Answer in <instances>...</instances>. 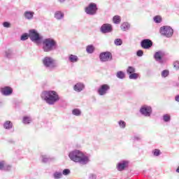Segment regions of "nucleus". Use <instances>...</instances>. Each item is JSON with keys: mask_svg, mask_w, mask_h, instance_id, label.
I'll return each instance as SVG.
<instances>
[{"mask_svg": "<svg viewBox=\"0 0 179 179\" xmlns=\"http://www.w3.org/2000/svg\"><path fill=\"white\" fill-rule=\"evenodd\" d=\"M159 33L163 37H166V38H171L173 34H174V29L170 26L165 25L162 26L159 29Z\"/></svg>", "mask_w": 179, "mask_h": 179, "instance_id": "nucleus-5", "label": "nucleus"}, {"mask_svg": "<svg viewBox=\"0 0 179 179\" xmlns=\"http://www.w3.org/2000/svg\"><path fill=\"white\" fill-rule=\"evenodd\" d=\"M116 76L118 79H125V73L123 71H117Z\"/></svg>", "mask_w": 179, "mask_h": 179, "instance_id": "nucleus-30", "label": "nucleus"}, {"mask_svg": "<svg viewBox=\"0 0 179 179\" xmlns=\"http://www.w3.org/2000/svg\"><path fill=\"white\" fill-rule=\"evenodd\" d=\"M42 64L44 68L48 71H54L58 65L54 58L50 56H45L42 59Z\"/></svg>", "mask_w": 179, "mask_h": 179, "instance_id": "nucleus-4", "label": "nucleus"}, {"mask_svg": "<svg viewBox=\"0 0 179 179\" xmlns=\"http://www.w3.org/2000/svg\"><path fill=\"white\" fill-rule=\"evenodd\" d=\"M133 141H141V139H142L141 138V136H134L133 138H132Z\"/></svg>", "mask_w": 179, "mask_h": 179, "instance_id": "nucleus-45", "label": "nucleus"}, {"mask_svg": "<svg viewBox=\"0 0 179 179\" xmlns=\"http://www.w3.org/2000/svg\"><path fill=\"white\" fill-rule=\"evenodd\" d=\"M41 98L48 106H54L58 103L59 100V95L58 92L55 90H45L41 94Z\"/></svg>", "mask_w": 179, "mask_h": 179, "instance_id": "nucleus-2", "label": "nucleus"}, {"mask_svg": "<svg viewBox=\"0 0 179 179\" xmlns=\"http://www.w3.org/2000/svg\"><path fill=\"white\" fill-rule=\"evenodd\" d=\"M163 57H164V52L159 50L155 53L154 58L159 64H163Z\"/></svg>", "mask_w": 179, "mask_h": 179, "instance_id": "nucleus-15", "label": "nucleus"}, {"mask_svg": "<svg viewBox=\"0 0 179 179\" xmlns=\"http://www.w3.org/2000/svg\"><path fill=\"white\" fill-rule=\"evenodd\" d=\"M57 48L58 44L52 38H45L43 41V50L44 52H51V51H55Z\"/></svg>", "mask_w": 179, "mask_h": 179, "instance_id": "nucleus-3", "label": "nucleus"}, {"mask_svg": "<svg viewBox=\"0 0 179 179\" xmlns=\"http://www.w3.org/2000/svg\"><path fill=\"white\" fill-rule=\"evenodd\" d=\"M69 157L70 160L72 162H74V163H79V164H83L85 166V164H87L89 162H90V158H89V156L85 155L82 151L80 150H73L69 152Z\"/></svg>", "mask_w": 179, "mask_h": 179, "instance_id": "nucleus-1", "label": "nucleus"}, {"mask_svg": "<svg viewBox=\"0 0 179 179\" xmlns=\"http://www.w3.org/2000/svg\"><path fill=\"white\" fill-rule=\"evenodd\" d=\"M29 38H30L31 41L33 43H38L42 40L43 37L40 36V34L37 31V30L33 29L29 31Z\"/></svg>", "mask_w": 179, "mask_h": 179, "instance_id": "nucleus-6", "label": "nucleus"}, {"mask_svg": "<svg viewBox=\"0 0 179 179\" xmlns=\"http://www.w3.org/2000/svg\"><path fill=\"white\" fill-rule=\"evenodd\" d=\"M152 107L148 105H144L140 108V113L144 117H150L152 115Z\"/></svg>", "mask_w": 179, "mask_h": 179, "instance_id": "nucleus-10", "label": "nucleus"}, {"mask_svg": "<svg viewBox=\"0 0 179 179\" xmlns=\"http://www.w3.org/2000/svg\"><path fill=\"white\" fill-rule=\"evenodd\" d=\"M152 155L156 157H159L162 155V152H160V150L159 149H155L152 150Z\"/></svg>", "mask_w": 179, "mask_h": 179, "instance_id": "nucleus-37", "label": "nucleus"}, {"mask_svg": "<svg viewBox=\"0 0 179 179\" xmlns=\"http://www.w3.org/2000/svg\"><path fill=\"white\" fill-rule=\"evenodd\" d=\"M141 45L144 50H149V48H151L152 45H153V42L150 39H143L141 42Z\"/></svg>", "mask_w": 179, "mask_h": 179, "instance_id": "nucleus-14", "label": "nucleus"}, {"mask_svg": "<svg viewBox=\"0 0 179 179\" xmlns=\"http://www.w3.org/2000/svg\"><path fill=\"white\" fill-rule=\"evenodd\" d=\"M130 28H131V24H129V23L128 22H123L120 26V29L123 31H127V30H129Z\"/></svg>", "mask_w": 179, "mask_h": 179, "instance_id": "nucleus-23", "label": "nucleus"}, {"mask_svg": "<svg viewBox=\"0 0 179 179\" xmlns=\"http://www.w3.org/2000/svg\"><path fill=\"white\" fill-rule=\"evenodd\" d=\"M66 1V0H57V2H59V3H65Z\"/></svg>", "mask_w": 179, "mask_h": 179, "instance_id": "nucleus-46", "label": "nucleus"}, {"mask_svg": "<svg viewBox=\"0 0 179 179\" xmlns=\"http://www.w3.org/2000/svg\"><path fill=\"white\" fill-rule=\"evenodd\" d=\"M0 170L4 171H9V170H10V166L6 165L5 161H1Z\"/></svg>", "mask_w": 179, "mask_h": 179, "instance_id": "nucleus-20", "label": "nucleus"}, {"mask_svg": "<svg viewBox=\"0 0 179 179\" xmlns=\"http://www.w3.org/2000/svg\"><path fill=\"white\" fill-rule=\"evenodd\" d=\"M138 76H139V74H138L136 73H133L129 75V78L136 80V79H138Z\"/></svg>", "mask_w": 179, "mask_h": 179, "instance_id": "nucleus-38", "label": "nucleus"}, {"mask_svg": "<svg viewBox=\"0 0 179 179\" xmlns=\"http://www.w3.org/2000/svg\"><path fill=\"white\" fill-rule=\"evenodd\" d=\"M29 39V34H24L21 36L20 40L21 41H26V40Z\"/></svg>", "mask_w": 179, "mask_h": 179, "instance_id": "nucleus-39", "label": "nucleus"}, {"mask_svg": "<svg viewBox=\"0 0 179 179\" xmlns=\"http://www.w3.org/2000/svg\"><path fill=\"white\" fill-rule=\"evenodd\" d=\"M23 16L26 20H33L34 19V11L27 10L24 13Z\"/></svg>", "mask_w": 179, "mask_h": 179, "instance_id": "nucleus-16", "label": "nucleus"}, {"mask_svg": "<svg viewBox=\"0 0 179 179\" xmlns=\"http://www.w3.org/2000/svg\"><path fill=\"white\" fill-rule=\"evenodd\" d=\"M127 72L129 75H131L132 73H135V69L134 66H129L127 69Z\"/></svg>", "mask_w": 179, "mask_h": 179, "instance_id": "nucleus-34", "label": "nucleus"}, {"mask_svg": "<svg viewBox=\"0 0 179 179\" xmlns=\"http://www.w3.org/2000/svg\"><path fill=\"white\" fill-rule=\"evenodd\" d=\"M117 124L121 129H125V127H127V122H125L124 120H120L117 122Z\"/></svg>", "mask_w": 179, "mask_h": 179, "instance_id": "nucleus-31", "label": "nucleus"}, {"mask_svg": "<svg viewBox=\"0 0 179 179\" xmlns=\"http://www.w3.org/2000/svg\"><path fill=\"white\" fill-rule=\"evenodd\" d=\"M4 57L5 58H8V59H10L11 58H13V51L12 50H7L4 52Z\"/></svg>", "mask_w": 179, "mask_h": 179, "instance_id": "nucleus-22", "label": "nucleus"}, {"mask_svg": "<svg viewBox=\"0 0 179 179\" xmlns=\"http://www.w3.org/2000/svg\"><path fill=\"white\" fill-rule=\"evenodd\" d=\"M3 27H6L7 29H8L9 27H10V24L8 22H4L3 23Z\"/></svg>", "mask_w": 179, "mask_h": 179, "instance_id": "nucleus-43", "label": "nucleus"}, {"mask_svg": "<svg viewBox=\"0 0 179 179\" xmlns=\"http://www.w3.org/2000/svg\"><path fill=\"white\" fill-rule=\"evenodd\" d=\"M62 174V176H69V174H71V170L66 169L63 170Z\"/></svg>", "mask_w": 179, "mask_h": 179, "instance_id": "nucleus-40", "label": "nucleus"}, {"mask_svg": "<svg viewBox=\"0 0 179 179\" xmlns=\"http://www.w3.org/2000/svg\"><path fill=\"white\" fill-rule=\"evenodd\" d=\"M170 75V71L169 70H164L161 73L162 78H167Z\"/></svg>", "mask_w": 179, "mask_h": 179, "instance_id": "nucleus-35", "label": "nucleus"}, {"mask_svg": "<svg viewBox=\"0 0 179 179\" xmlns=\"http://www.w3.org/2000/svg\"><path fill=\"white\" fill-rule=\"evenodd\" d=\"M68 60L71 64H76L79 61V57L75 55H69L68 57Z\"/></svg>", "mask_w": 179, "mask_h": 179, "instance_id": "nucleus-19", "label": "nucleus"}, {"mask_svg": "<svg viewBox=\"0 0 179 179\" xmlns=\"http://www.w3.org/2000/svg\"><path fill=\"white\" fill-rule=\"evenodd\" d=\"M129 160L128 159H123L120 160L117 164H116V169L117 171H124L129 167Z\"/></svg>", "mask_w": 179, "mask_h": 179, "instance_id": "nucleus-8", "label": "nucleus"}, {"mask_svg": "<svg viewBox=\"0 0 179 179\" xmlns=\"http://www.w3.org/2000/svg\"><path fill=\"white\" fill-rule=\"evenodd\" d=\"M31 121H32L31 118L29 116H25L22 119V122L25 125H27V124H30V122H31Z\"/></svg>", "mask_w": 179, "mask_h": 179, "instance_id": "nucleus-27", "label": "nucleus"}, {"mask_svg": "<svg viewBox=\"0 0 179 179\" xmlns=\"http://www.w3.org/2000/svg\"><path fill=\"white\" fill-rule=\"evenodd\" d=\"M171 117L169 114H165L163 115V121L164 122H170Z\"/></svg>", "mask_w": 179, "mask_h": 179, "instance_id": "nucleus-32", "label": "nucleus"}, {"mask_svg": "<svg viewBox=\"0 0 179 179\" xmlns=\"http://www.w3.org/2000/svg\"><path fill=\"white\" fill-rule=\"evenodd\" d=\"M85 89V84L82 83H76L74 87L73 90L75 92H77L78 93L82 92Z\"/></svg>", "mask_w": 179, "mask_h": 179, "instance_id": "nucleus-17", "label": "nucleus"}, {"mask_svg": "<svg viewBox=\"0 0 179 179\" xmlns=\"http://www.w3.org/2000/svg\"><path fill=\"white\" fill-rule=\"evenodd\" d=\"M113 22L115 24H120L121 23V17L120 15H115L113 17Z\"/></svg>", "mask_w": 179, "mask_h": 179, "instance_id": "nucleus-26", "label": "nucleus"}, {"mask_svg": "<svg viewBox=\"0 0 179 179\" xmlns=\"http://www.w3.org/2000/svg\"><path fill=\"white\" fill-rule=\"evenodd\" d=\"M114 44L115 45H117V46L122 45V39L121 38L115 39Z\"/></svg>", "mask_w": 179, "mask_h": 179, "instance_id": "nucleus-36", "label": "nucleus"}, {"mask_svg": "<svg viewBox=\"0 0 179 179\" xmlns=\"http://www.w3.org/2000/svg\"><path fill=\"white\" fill-rule=\"evenodd\" d=\"M62 172L56 171L53 173L54 179H60L62 177Z\"/></svg>", "mask_w": 179, "mask_h": 179, "instance_id": "nucleus-29", "label": "nucleus"}, {"mask_svg": "<svg viewBox=\"0 0 179 179\" xmlns=\"http://www.w3.org/2000/svg\"><path fill=\"white\" fill-rule=\"evenodd\" d=\"M101 33L106 34V33L113 32V25L110 24H103L100 28Z\"/></svg>", "mask_w": 179, "mask_h": 179, "instance_id": "nucleus-12", "label": "nucleus"}, {"mask_svg": "<svg viewBox=\"0 0 179 179\" xmlns=\"http://www.w3.org/2000/svg\"><path fill=\"white\" fill-rule=\"evenodd\" d=\"M73 115H76V117H80L82 115V111L78 108H75L72 110Z\"/></svg>", "mask_w": 179, "mask_h": 179, "instance_id": "nucleus-28", "label": "nucleus"}, {"mask_svg": "<svg viewBox=\"0 0 179 179\" xmlns=\"http://www.w3.org/2000/svg\"><path fill=\"white\" fill-rule=\"evenodd\" d=\"M13 127V123H12V122L7 120L4 122L3 124V128L5 129H12Z\"/></svg>", "mask_w": 179, "mask_h": 179, "instance_id": "nucleus-24", "label": "nucleus"}, {"mask_svg": "<svg viewBox=\"0 0 179 179\" xmlns=\"http://www.w3.org/2000/svg\"><path fill=\"white\" fill-rule=\"evenodd\" d=\"M173 66L176 69H179V62L176 61L173 63Z\"/></svg>", "mask_w": 179, "mask_h": 179, "instance_id": "nucleus-44", "label": "nucleus"}, {"mask_svg": "<svg viewBox=\"0 0 179 179\" xmlns=\"http://www.w3.org/2000/svg\"><path fill=\"white\" fill-rule=\"evenodd\" d=\"M41 159L43 162V163H48L49 162H52L53 160V158H51L50 156L46 155H41Z\"/></svg>", "mask_w": 179, "mask_h": 179, "instance_id": "nucleus-21", "label": "nucleus"}, {"mask_svg": "<svg viewBox=\"0 0 179 179\" xmlns=\"http://www.w3.org/2000/svg\"><path fill=\"white\" fill-rule=\"evenodd\" d=\"M94 46L93 45H88L86 48L87 54H93L94 52Z\"/></svg>", "mask_w": 179, "mask_h": 179, "instance_id": "nucleus-25", "label": "nucleus"}, {"mask_svg": "<svg viewBox=\"0 0 179 179\" xmlns=\"http://www.w3.org/2000/svg\"><path fill=\"white\" fill-rule=\"evenodd\" d=\"M89 179H96L97 176H96V174L94 173H90L88 176Z\"/></svg>", "mask_w": 179, "mask_h": 179, "instance_id": "nucleus-42", "label": "nucleus"}, {"mask_svg": "<svg viewBox=\"0 0 179 179\" xmlns=\"http://www.w3.org/2000/svg\"><path fill=\"white\" fill-rule=\"evenodd\" d=\"M175 100H176V101H178V103H179V95H176L175 96Z\"/></svg>", "mask_w": 179, "mask_h": 179, "instance_id": "nucleus-47", "label": "nucleus"}, {"mask_svg": "<svg viewBox=\"0 0 179 179\" xmlns=\"http://www.w3.org/2000/svg\"><path fill=\"white\" fill-rule=\"evenodd\" d=\"M97 4L94 3H90L87 7L85 8V12L87 15L90 16H94L97 13Z\"/></svg>", "mask_w": 179, "mask_h": 179, "instance_id": "nucleus-7", "label": "nucleus"}, {"mask_svg": "<svg viewBox=\"0 0 179 179\" xmlns=\"http://www.w3.org/2000/svg\"><path fill=\"white\" fill-rule=\"evenodd\" d=\"M101 62H108L113 59V55L110 52H103L99 55Z\"/></svg>", "mask_w": 179, "mask_h": 179, "instance_id": "nucleus-9", "label": "nucleus"}, {"mask_svg": "<svg viewBox=\"0 0 179 179\" xmlns=\"http://www.w3.org/2000/svg\"><path fill=\"white\" fill-rule=\"evenodd\" d=\"M110 91V85L108 84L101 85L97 90V93L99 96H106Z\"/></svg>", "mask_w": 179, "mask_h": 179, "instance_id": "nucleus-11", "label": "nucleus"}, {"mask_svg": "<svg viewBox=\"0 0 179 179\" xmlns=\"http://www.w3.org/2000/svg\"><path fill=\"white\" fill-rule=\"evenodd\" d=\"M65 14L61 10H57L55 13V19H57V20H62Z\"/></svg>", "mask_w": 179, "mask_h": 179, "instance_id": "nucleus-18", "label": "nucleus"}, {"mask_svg": "<svg viewBox=\"0 0 179 179\" xmlns=\"http://www.w3.org/2000/svg\"><path fill=\"white\" fill-rule=\"evenodd\" d=\"M155 23H162V16L160 15H156L153 18Z\"/></svg>", "mask_w": 179, "mask_h": 179, "instance_id": "nucleus-33", "label": "nucleus"}, {"mask_svg": "<svg viewBox=\"0 0 179 179\" xmlns=\"http://www.w3.org/2000/svg\"><path fill=\"white\" fill-rule=\"evenodd\" d=\"M0 92L3 96H11V94L13 93V89L11 87L6 86L1 87Z\"/></svg>", "mask_w": 179, "mask_h": 179, "instance_id": "nucleus-13", "label": "nucleus"}, {"mask_svg": "<svg viewBox=\"0 0 179 179\" xmlns=\"http://www.w3.org/2000/svg\"><path fill=\"white\" fill-rule=\"evenodd\" d=\"M137 57H143V50H139L136 52Z\"/></svg>", "mask_w": 179, "mask_h": 179, "instance_id": "nucleus-41", "label": "nucleus"}]
</instances>
